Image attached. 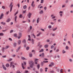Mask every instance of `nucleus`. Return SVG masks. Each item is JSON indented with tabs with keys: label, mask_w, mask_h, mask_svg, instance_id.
<instances>
[{
	"label": "nucleus",
	"mask_w": 73,
	"mask_h": 73,
	"mask_svg": "<svg viewBox=\"0 0 73 73\" xmlns=\"http://www.w3.org/2000/svg\"><path fill=\"white\" fill-rule=\"evenodd\" d=\"M12 4H13V2H11L9 5V7H10V12L12 11V8H13V6Z\"/></svg>",
	"instance_id": "1"
},
{
	"label": "nucleus",
	"mask_w": 73,
	"mask_h": 73,
	"mask_svg": "<svg viewBox=\"0 0 73 73\" xmlns=\"http://www.w3.org/2000/svg\"><path fill=\"white\" fill-rule=\"evenodd\" d=\"M29 64H31V65H30V67L31 68H33V66H34V62L33 61H31L30 62H29Z\"/></svg>",
	"instance_id": "2"
},
{
	"label": "nucleus",
	"mask_w": 73,
	"mask_h": 73,
	"mask_svg": "<svg viewBox=\"0 0 73 73\" xmlns=\"http://www.w3.org/2000/svg\"><path fill=\"white\" fill-rule=\"evenodd\" d=\"M14 64V62H11L10 63V67H12L13 68H14L15 67V65H13Z\"/></svg>",
	"instance_id": "3"
},
{
	"label": "nucleus",
	"mask_w": 73,
	"mask_h": 73,
	"mask_svg": "<svg viewBox=\"0 0 73 73\" xmlns=\"http://www.w3.org/2000/svg\"><path fill=\"white\" fill-rule=\"evenodd\" d=\"M21 37H22V34H21V33H19V36L18 37V38L19 39V38H20Z\"/></svg>",
	"instance_id": "4"
},
{
	"label": "nucleus",
	"mask_w": 73,
	"mask_h": 73,
	"mask_svg": "<svg viewBox=\"0 0 73 73\" xmlns=\"http://www.w3.org/2000/svg\"><path fill=\"white\" fill-rule=\"evenodd\" d=\"M31 16H32V14L31 13H29L27 15V16L29 18H31Z\"/></svg>",
	"instance_id": "5"
},
{
	"label": "nucleus",
	"mask_w": 73,
	"mask_h": 73,
	"mask_svg": "<svg viewBox=\"0 0 73 73\" xmlns=\"http://www.w3.org/2000/svg\"><path fill=\"white\" fill-rule=\"evenodd\" d=\"M41 57H44V53H42L41 55L40 54L39 55V57H41Z\"/></svg>",
	"instance_id": "6"
},
{
	"label": "nucleus",
	"mask_w": 73,
	"mask_h": 73,
	"mask_svg": "<svg viewBox=\"0 0 73 73\" xmlns=\"http://www.w3.org/2000/svg\"><path fill=\"white\" fill-rule=\"evenodd\" d=\"M34 1H33V2L31 3V6L33 7H35V5L34 4Z\"/></svg>",
	"instance_id": "7"
},
{
	"label": "nucleus",
	"mask_w": 73,
	"mask_h": 73,
	"mask_svg": "<svg viewBox=\"0 0 73 73\" xmlns=\"http://www.w3.org/2000/svg\"><path fill=\"white\" fill-rule=\"evenodd\" d=\"M3 16H4V14H1L0 16V19H2L3 18Z\"/></svg>",
	"instance_id": "8"
},
{
	"label": "nucleus",
	"mask_w": 73,
	"mask_h": 73,
	"mask_svg": "<svg viewBox=\"0 0 73 73\" xmlns=\"http://www.w3.org/2000/svg\"><path fill=\"white\" fill-rule=\"evenodd\" d=\"M20 48H21V47L19 46L18 47V48L16 50V52H19V50L20 49Z\"/></svg>",
	"instance_id": "9"
},
{
	"label": "nucleus",
	"mask_w": 73,
	"mask_h": 73,
	"mask_svg": "<svg viewBox=\"0 0 73 73\" xmlns=\"http://www.w3.org/2000/svg\"><path fill=\"white\" fill-rule=\"evenodd\" d=\"M37 61H38V59H35V64H37Z\"/></svg>",
	"instance_id": "10"
},
{
	"label": "nucleus",
	"mask_w": 73,
	"mask_h": 73,
	"mask_svg": "<svg viewBox=\"0 0 73 73\" xmlns=\"http://www.w3.org/2000/svg\"><path fill=\"white\" fill-rule=\"evenodd\" d=\"M31 42L32 44H35V40L33 39H32L31 40Z\"/></svg>",
	"instance_id": "11"
},
{
	"label": "nucleus",
	"mask_w": 73,
	"mask_h": 73,
	"mask_svg": "<svg viewBox=\"0 0 73 73\" xmlns=\"http://www.w3.org/2000/svg\"><path fill=\"white\" fill-rule=\"evenodd\" d=\"M3 67L4 70H7V68L5 67V66H4V65H3Z\"/></svg>",
	"instance_id": "12"
},
{
	"label": "nucleus",
	"mask_w": 73,
	"mask_h": 73,
	"mask_svg": "<svg viewBox=\"0 0 73 73\" xmlns=\"http://www.w3.org/2000/svg\"><path fill=\"white\" fill-rule=\"evenodd\" d=\"M18 45H20V44H21V40H18Z\"/></svg>",
	"instance_id": "13"
},
{
	"label": "nucleus",
	"mask_w": 73,
	"mask_h": 73,
	"mask_svg": "<svg viewBox=\"0 0 73 73\" xmlns=\"http://www.w3.org/2000/svg\"><path fill=\"white\" fill-rule=\"evenodd\" d=\"M11 19H8L7 20V23H9V21H11Z\"/></svg>",
	"instance_id": "14"
},
{
	"label": "nucleus",
	"mask_w": 73,
	"mask_h": 73,
	"mask_svg": "<svg viewBox=\"0 0 73 73\" xmlns=\"http://www.w3.org/2000/svg\"><path fill=\"white\" fill-rule=\"evenodd\" d=\"M43 10H42L39 12V13L40 14H42V13H43Z\"/></svg>",
	"instance_id": "15"
},
{
	"label": "nucleus",
	"mask_w": 73,
	"mask_h": 73,
	"mask_svg": "<svg viewBox=\"0 0 73 73\" xmlns=\"http://www.w3.org/2000/svg\"><path fill=\"white\" fill-rule=\"evenodd\" d=\"M40 20V18H38L37 19V24L38 23H39V20Z\"/></svg>",
	"instance_id": "16"
},
{
	"label": "nucleus",
	"mask_w": 73,
	"mask_h": 73,
	"mask_svg": "<svg viewBox=\"0 0 73 73\" xmlns=\"http://www.w3.org/2000/svg\"><path fill=\"white\" fill-rule=\"evenodd\" d=\"M9 48V46H6L5 47V49H8Z\"/></svg>",
	"instance_id": "17"
},
{
	"label": "nucleus",
	"mask_w": 73,
	"mask_h": 73,
	"mask_svg": "<svg viewBox=\"0 0 73 73\" xmlns=\"http://www.w3.org/2000/svg\"><path fill=\"white\" fill-rule=\"evenodd\" d=\"M22 66L23 69H25V67H24V64H23V63L22 64Z\"/></svg>",
	"instance_id": "18"
},
{
	"label": "nucleus",
	"mask_w": 73,
	"mask_h": 73,
	"mask_svg": "<svg viewBox=\"0 0 73 73\" xmlns=\"http://www.w3.org/2000/svg\"><path fill=\"white\" fill-rule=\"evenodd\" d=\"M13 45L15 47H16V46L17 45V43H16L14 42L13 43Z\"/></svg>",
	"instance_id": "19"
},
{
	"label": "nucleus",
	"mask_w": 73,
	"mask_h": 73,
	"mask_svg": "<svg viewBox=\"0 0 73 73\" xmlns=\"http://www.w3.org/2000/svg\"><path fill=\"white\" fill-rule=\"evenodd\" d=\"M17 18V16H15V22L16 21V20Z\"/></svg>",
	"instance_id": "20"
},
{
	"label": "nucleus",
	"mask_w": 73,
	"mask_h": 73,
	"mask_svg": "<svg viewBox=\"0 0 73 73\" xmlns=\"http://www.w3.org/2000/svg\"><path fill=\"white\" fill-rule=\"evenodd\" d=\"M23 43H26V40L25 39H24L23 40Z\"/></svg>",
	"instance_id": "21"
},
{
	"label": "nucleus",
	"mask_w": 73,
	"mask_h": 73,
	"mask_svg": "<svg viewBox=\"0 0 73 73\" xmlns=\"http://www.w3.org/2000/svg\"><path fill=\"white\" fill-rule=\"evenodd\" d=\"M62 53L64 54L66 53V51H65V50H62Z\"/></svg>",
	"instance_id": "22"
},
{
	"label": "nucleus",
	"mask_w": 73,
	"mask_h": 73,
	"mask_svg": "<svg viewBox=\"0 0 73 73\" xmlns=\"http://www.w3.org/2000/svg\"><path fill=\"white\" fill-rule=\"evenodd\" d=\"M27 5H25L23 6V8L24 9H26V8H27Z\"/></svg>",
	"instance_id": "23"
},
{
	"label": "nucleus",
	"mask_w": 73,
	"mask_h": 73,
	"mask_svg": "<svg viewBox=\"0 0 73 73\" xmlns=\"http://www.w3.org/2000/svg\"><path fill=\"white\" fill-rule=\"evenodd\" d=\"M57 27H56L55 29H52L53 31H56V30H57Z\"/></svg>",
	"instance_id": "24"
},
{
	"label": "nucleus",
	"mask_w": 73,
	"mask_h": 73,
	"mask_svg": "<svg viewBox=\"0 0 73 73\" xmlns=\"http://www.w3.org/2000/svg\"><path fill=\"white\" fill-rule=\"evenodd\" d=\"M68 48H69V47L68 46H66L65 47V49L66 50H68Z\"/></svg>",
	"instance_id": "25"
},
{
	"label": "nucleus",
	"mask_w": 73,
	"mask_h": 73,
	"mask_svg": "<svg viewBox=\"0 0 73 73\" xmlns=\"http://www.w3.org/2000/svg\"><path fill=\"white\" fill-rule=\"evenodd\" d=\"M44 52V49H41V50L39 51V52Z\"/></svg>",
	"instance_id": "26"
},
{
	"label": "nucleus",
	"mask_w": 73,
	"mask_h": 73,
	"mask_svg": "<svg viewBox=\"0 0 73 73\" xmlns=\"http://www.w3.org/2000/svg\"><path fill=\"white\" fill-rule=\"evenodd\" d=\"M48 44H46L44 46V47L45 48H48Z\"/></svg>",
	"instance_id": "27"
},
{
	"label": "nucleus",
	"mask_w": 73,
	"mask_h": 73,
	"mask_svg": "<svg viewBox=\"0 0 73 73\" xmlns=\"http://www.w3.org/2000/svg\"><path fill=\"white\" fill-rule=\"evenodd\" d=\"M6 67H9V64H7L6 65Z\"/></svg>",
	"instance_id": "28"
},
{
	"label": "nucleus",
	"mask_w": 73,
	"mask_h": 73,
	"mask_svg": "<svg viewBox=\"0 0 73 73\" xmlns=\"http://www.w3.org/2000/svg\"><path fill=\"white\" fill-rule=\"evenodd\" d=\"M40 44H41V42H39L38 44V46H40Z\"/></svg>",
	"instance_id": "29"
},
{
	"label": "nucleus",
	"mask_w": 73,
	"mask_h": 73,
	"mask_svg": "<svg viewBox=\"0 0 73 73\" xmlns=\"http://www.w3.org/2000/svg\"><path fill=\"white\" fill-rule=\"evenodd\" d=\"M40 65L39 64L37 65V67L38 69H39V68H40Z\"/></svg>",
	"instance_id": "30"
},
{
	"label": "nucleus",
	"mask_w": 73,
	"mask_h": 73,
	"mask_svg": "<svg viewBox=\"0 0 73 73\" xmlns=\"http://www.w3.org/2000/svg\"><path fill=\"white\" fill-rule=\"evenodd\" d=\"M44 3V0H41L40 3L41 4H42Z\"/></svg>",
	"instance_id": "31"
},
{
	"label": "nucleus",
	"mask_w": 73,
	"mask_h": 73,
	"mask_svg": "<svg viewBox=\"0 0 73 73\" xmlns=\"http://www.w3.org/2000/svg\"><path fill=\"white\" fill-rule=\"evenodd\" d=\"M1 23L3 25H5V23H4V22H2Z\"/></svg>",
	"instance_id": "32"
},
{
	"label": "nucleus",
	"mask_w": 73,
	"mask_h": 73,
	"mask_svg": "<svg viewBox=\"0 0 73 73\" xmlns=\"http://www.w3.org/2000/svg\"><path fill=\"white\" fill-rule=\"evenodd\" d=\"M59 13L60 14H62V13H63V11H60L59 12Z\"/></svg>",
	"instance_id": "33"
},
{
	"label": "nucleus",
	"mask_w": 73,
	"mask_h": 73,
	"mask_svg": "<svg viewBox=\"0 0 73 73\" xmlns=\"http://www.w3.org/2000/svg\"><path fill=\"white\" fill-rule=\"evenodd\" d=\"M32 35L33 36L34 38H36V36L34 35V34H33Z\"/></svg>",
	"instance_id": "34"
},
{
	"label": "nucleus",
	"mask_w": 73,
	"mask_h": 73,
	"mask_svg": "<svg viewBox=\"0 0 73 73\" xmlns=\"http://www.w3.org/2000/svg\"><path fill=\"white\" fill-rule=\"evenodd\" d=\"M29 73V72L28 70H25L24 72L25 73Z\"/></svg>",
	"instance_id": "35"
},
{
	"label": "nucleus",
	"mask_w": 73,
	"mask_h": 73,
	"mask_svg": "<svg viewBox=\"0 0 73 73\" xmlns=\"http://www.w3.org/2000/svg\"><path fill=\"white\" fill-rule=\"evenodd\" d=\"M40 71L41 72H42V71H43L42 68H40Z\"/></svg>",
	"instance_id": "36"
},
{
	"label": "nucleus",
	"mask_w": 73,
	"mask_h": 73,
	"mask_svg": "<svg viewBox=\"0 0 73 73\" xmlns=\"http://www.w3.org/2000/svg\"><path fill=\"white\" fill-rule=\"evenodd\" d=\"M12 58H10L9 60H8V61H12Z\"/></svg>",
	"instance_id": "37"
},
{
	"label": "nucleus",
	"mask_w": 73,
	"mask_h": 73,
	"mask_svg": "<svg viewBox=\"0 0 73 73\" xmlns=\"http://www.w3.org/2000/svg\"><path fill=\"white\" fill-rule=\"evenodd\" d=\"M23 17L22 16V15L20 14L19 16V18H22Z\"/></svg>",
	"instance_id": "38"
},
{
	"label": "nucleus",
	"mask_w": 73,
	"mask_h": 73,
	"mask_svg": "<svg viewBox=\"0 0 73 73\" xmlns=\"http://www.w3.org/2000/svg\"><path fill=\"white\" fill-rule=\"evenodd\" d=\"M29 55L30 57H32V54H30Z\"/></svg>",
	"instance_id": "39"
},
{
	"label": "nucleus",
	"mask_w": 73,
	"mask_h": 73,
	"mask_svg": "<svg viewBox=\"0 0 73 73\" xmlns=\"http://www.w3.org/2000/svg\"><path fill=\"white\" fill-rule=\"evenodd\" d=\"M62 70H63L62 69H61V70H60L61 73H63L64 71H63Z\"/></svg>",
	"instance_id": "40"
},
{
	"label": "nucleus",
	"mask_w": 73,
	"mask_h": 73,
	"mask_svg": "<svg viewBox=\"0 0 73 73\" xmlns=\"http://www.w3.org/2000/svg\"><path fill=\"white\" fill-rule=\"evenodd\" d=\"M0 36H4V34L3 33H0Z\"/></svg>",
	"instance_id": "41"
},
{
	"label": "nucleus",
	"mask_w": 73,
	"mask_h": 73,
	"mask_svg": "<svg viewBox=\"0 0 73 73\" xmlns=\"http://www.w3.org/2000/svg\"><path fill=\"white\" fill-rule=\"evenodd\" d=\"M44 10H46V9H47V7H44Z\"/></svg>",
	"instance_id": "42"
},
{
	"label": "nucleus",
	"mask_w": 73,
	"mask_h": 73,
	"mask_svg": "<svg viewBox=\"0 0 73 73\" xmlns=\"http://www.w3.org/2000/svg\"><path fill=\"white\" fill-rule=\"evenodd\" d=\"M12 32H13V30H11L10 31V33H12Z\"/></svg>",
	"instance_id": "43"
},
{
	"label": "nucleus",
	"mask_w": 73,
	"mask_h": 73,
	"mask_svg": "<svg viewBox=\"0 0 73 73\" xmlns=\"http://www.w3.org/2000/svg\"><path fill=\"white\" fill-rule=\"evenodd\" d=\"M43 62H44V63H45L46 62V63L48 62V61H43Z\"/></svg>",
	"instance_id": "44"
},
{
	"label": "nucleus",
	"mask_w": 73,
	"mask_h": 73,
	"mask_svg": "<svg viewBox=\"0 0 73 73\" xmlns=\"http://www.w3.org/2000/svg\"><path fill=\"white\" fill-rule=\"evenodd\" d=\"M47 69H48V68H45V72H47Z\"/></svg>",
	"instance_id": "45"
},
{
	"label": "nucleus",
	"mask_w": 73,
	"mask_h": 73,
	"mask_svg": "<svg viewBox=\"0 0 73 73\" xmlns=\"http://www.w3.org/2000/svg\"><path fill=\"white\" fill-rule=\"evenodd\" d=\"M21 58L22 60H25V58L24 57H22Z\"/></svg>",
	"instance_id": "46"
},
{
	"label": "nucleus",
	"mask_w": 73,
	"mask_h": 73,
	"mask_svg": "<svg viewBox=\"0 0 73 73\" xmlns=\"http://www.w3.org/2000/svg\"><path fill=\"white\" fill-rule=\"evenodd\" d=\"M16 56V55L14 54L12 55V57H15Z\"/></svg>",
	"instance_id": "47"
},
{
	"label": "nucleus",
	"mask_w": 73,
	"mask_h": 73,
	"mask_svg": "<svg viewBox=\"0 0 73 73\" xmlns=\"http://www.w3.org/2000/svg\"><path fill=\"white\" fill-rule=\"evenodd\" d=\"M69 61H70V62H72V59H70L69 60Z\"/></svg>",
	"instance_id": "48"
},
{
	"label": "nucleus",
	"mask_w": 73,
	"mask_h": 73,
	"mask_svg": "<svg viewBox=\"0 0 73 73\" xmlns=\"http://www.w3.org/2000/svg\"><path fill=\"white\" fill-rule=\"evenodd\" d=\"M55 17H55V16H54V17H52L51 19H55Z\"/></svg>",
	"instance_id": "49"
},
{
	"label": "nucleus",
	"mask_w": 73,
	"mask_h": 73,
	"mask_svg": "<svg viewBox=\"0 0 73 73\" xmlns=\"http://www.w3.org/2000/svg\"><path fill=\"white\" fill-rule=\"evenodd\" d=\"M53 48H54V46H53V45H52L51 46V49H53Z\"/></svg>",
	"instance_id": "50"
},
{
	"label": "nucleus",
	"mask_w": 73,
	"mask_h": 73,
	"mask_svg": "<svg viewBox=\"0 0 73 73\" xmlns=\"http://www.w3.org/2000/svg\"><path fill=\"white\" fill-rule=\"evenodd\" d=\"M7 57V56L6 55H5L4 56H3L2 57L3 58H5Z\"/></svg>",
	"instance_id": "51"
},
{
	"label": "nucleus",
	"mask_w": 73,
	"mask_h": 73,
	"mask_svg": "<svg viewBox=\"0 0 73 73\" xmlns=\"http://www.w3.org/2000/svg\"><path fill=\"white\" fill-rule=\"evenodd\" d=\"M65 3H68V0H66Z\"/></svg>",
	"instance_id": "52"
},
{
	"label": "nucleus",
	"mask_w": 73,
	"mask_h": 73,
	"mask_svg": "<svg viewBox=\"0 0 73 73\" xmlns=\"http://www.w3.org/2000/svg\"><path fill=\"white\" fill-rule=\"evenodd\" d=\"M73 4L71 5L70 6V8H73Z\"/></svg>",
	"instance_id": "53"
},
{
	"label": "nucleus",
	"mask_w": 73,
	"mask_h": 73,
	"mask_svg": "<svg viewBox=\"0 0 73 73\" xmlns=\"http://www.w3.org/2000/svg\"><path fill=\"white\" fill-rule=\"evenodd\" d=\"M64 7H65V5H62V8H64Z\"/></svg>",
	"instance_id": "54"
},
{
	"label": "nucleus",
	"mask_w": 73,
	"mask_h": 73,
	"mask_svg": "<svg viewBox=\"0 0 73 73\" xmlns=\"http://www.w3.org/2000/svg\"><path fill=\"white\" fill-rule=\"evenodd\" d=\"M40 35V33H39V34L36 35V36H39Z\"/></svg>",
	"instance_id": "55"
},
{
	"label": "nucleus",
	"mask_w": 73,
	"mask_h": 73,
	"mask_svg": "<svg viewBox=\"0 0 73 73\" xmlns=\"http://www.w3.org/2000/svg\"><path fill=\"white\" fill-rule=\"evenodd\" d=\"M23 63H24V65H26V64H27V63H26V62H23Z\"/></svg>",
	"instance_id": "56"
},
{
	"label": "nucleus",
	"mask_w": 73,
	"mask_h": 73,
	"mask_svg": "<svg viewBox=\"0 0 73 73\" xmlns=\"http://www.w3.org/2000/svg\"><path fill=\"white\" fill-rule=\"evenodd\" d=\"M14 37H16L17 36V34H15L14 35Z\"/></svg>",
	"instance_id": "57"
},
{
	"label": "nucleus",
	"mask_w": 73,
	"mask_h": 73,
	"mask_svg": "<svg viewBox=\"0 0 73 73\" xmlns=\"http://www.w3.org/2000/svg\"><path fill=\"white\" fill-rule=\"evenodd\" d=\"M26 12V10L25 11H23V13H25Z\"/></svg>",
	"instance_id": "58"
},
{
	"label": "nucleus",
	"mask_w": 73,
	"mask_h": 73,
	"mask_svg": "<svg viewBox=\"0 0 73 73\" xmlns=\"http://www.w3.org/2000/svg\"><path fill=\"white\" fill-rule=\"evenodd\" d=\"M41 5V4H40V5H39L38 6V8Z\"/></svg>",
	"instance_id": "59"
},
{
	"label": "nucleus",
	"mask_w": 73,
	"mask_h": 73,
	"mask_svg": "<svg viewBox=\"0 0 73 73\" xmlns=\"http://www.w3.org/2000/svg\"><path fill=\"white\" fill-rule=\"evenodd\" d=\"M58 51H59V49H57L56 50V52H58Z\"/></svg>",
	"instance_id": "60"
},
{
	"label": "nucleus",
	"mask_w": 73,
	"mask_h": 73,
	"mask_svg": "<svg viewBox=\"0 0 73 73\" xmlns=\"http://www.w3.org/2000/svg\"><path fill=\"white\" fill-rule=\"evenodd\" d=\"M50 64H51V65H52V66H53V63L51 62V63Z\"/></svg>",
	"instance_id": "61"
},
{
	"label": "nucleus",
	"mask_w": 73,
	"mask_h": 73,
	"mask_svg": "<svg viewBox=\"0 0 73 73\" xmlns=\"http://www.w3.org/2000/svg\"><path fill=\"white\" fill-rule=\"evenodd\" d=\"M73 11L71 10L70 11V13H73Z\"/></svg>",
	"instance_id": "62"
},
{
	"label": "nucleus",
	"mask_w": 73,
	"mask_h": 73,
	"mask_svg": "<svg viewBox=\"0 0 73 73\" xmlns=\"http://www.w3.org/2000/svg\"><path fill=\"white\" fill-rule=\"evenodd\" d=\"M2 8H3V9H5V6H2Z\"/></svg>",
	"instance_id": "63"
},
{
	"label": "nucleus",
	"mask_w": 73,
	"mask_h": 73,
	"mask_svg": "<svg viewBox=\"0 0 73 73\" xmlns=\"http://www.w3.org/2000/svg\"><path fill=\"white\" fill-rule=\"evenodd\" d=\"M48 27L49 28H52V26L50 25L48 26Z\"/></svg>",
	"instance_id": "64"
}]
</instances>
